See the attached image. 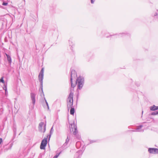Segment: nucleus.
Instances as JSON below:
<instances>
[{"instance_id":"nucleus-37","label":"nucleus","mask_w":158,"mask_h":158,"mask_svg":"<svg viewBox=\"0 0 158 158\" xmlns=\"http://www.w3.org/2000/svg\"><path fill=\"white\" fill-rule=\"evenodd\" d=\"M143 111H142V114H143Z\"/></svg>"},{"instance_id":"nucleus-11","label":"nucleus","mask_w":158,"mask_h":158,"mask_svg":"<svg viewBox=\"0 0 158 158\" xmlns=\"http://www.w3.org/2000/svg\"><path fill=\"white\" fill-rule=\"evenodd\" d=\"M13 145V143H11L10 144H7L4 146L5 151H7L8 150L10 149Z\"/></svg>"},{"instance_id":"nucleus-24","label":"nucleus","mask_w":158,"mask_h":158,"mask_svg":"<svg viewBox=\"0 0 158 158\" xmlns=\"http://www.w3.org/2000/svg\"><path fill=\"white\" fill-rule=\"evenodd\" d=\"M8 2H6V1H5L3 0H2V5H3V6H6L8 4Z\"/></svg>"},{"instance_id":"nucleus-6","label":"nucleus","mask_w":158,"mask_h":158,"mask_svg":"<svg viewBox=\"0 0 158 158\" xmlns=\"http://www.w3.org/2000/svg\"><path fill=\"white\" fill-rule=\"evenodd\" d=\"M148 152L151 154H158V149L155 148H149L148 149Z\"/></svg>"},{"instance_id":"nucleus-8","label":"nucleus","mask_w":158,"mask_h":158,"mask_svg":"<svg viewBox=\"0 0 158 158\" xmlns=\"http://www.w3.org/2000/svg\"><path fill=\"white\" fill-rule=\"evenodd\" d=\"M70 126L73 130V129H74V131L73 132V134L75 135H76L78 132L77 125L74 123V122L73 123L71 124Z\"/></svg>"},{"instance_id":"nucleus-27","label":"nucleus","mask_w":158,"mask_h":158,"mask_svg":"<svg viewBox=\"0 0 158 158\" xmlns=\"http://www.w3.org/2000/svg\"><path fill=\"white\" fill-rule=\"evenodd\" d=\"M90 143H92L94 142H98V140H90Z\"/></svg>"},{"instance_id":"nucleus-30","label":"nucleus","mask_w":158,"mask_h":158,"mask_svg":"<svg viewBox=\"0 0 158 158\" xmlns=\"http://www.w3.org/2000/svg\"><path fill=\"white\" fill-rule=\"evenodd\" d=\"M36 16H37L36 17H35V18H33L34 21H35L36 20H37V21H38V20L37 19V15H36Z\"/></svg>"},{"instance_id":"nucleus-31","label":"nucleus","mask_w":158,"mask_h":158,"mask_svg":"<svg viewBox=\"0 0 158 158\" xmlns=\"http://www.w3.org/2000/svg\"><path fill=\"white\" fill-rule=\"evenodd\" d=\"M90 1L91 3L93 4L94 3L95 0H90Z\"/></svg>"},{"instance_id":"nucleus-16","label":"nucleus","mask_w":158,"mask_h":158,"mask_svg":"<svg viewBox=\"0 0 158 158\" xmlns=\"http://www.w3.org/2000/svg\"><path fill=\"white\" fill-rule=\"evenodd\" d=\"M70 114L71 115H74L75 110V109L74 108V107L73 106H72V107H70Z\"/></svg>"},{"instance_id":"nucleus-28","label":"nucleus","mask_w":158,"mask_h":158,"mask_svg":"<svg viewBox=\"0 0 158 158\" xmlns=\"http://www.w3.org/2000/svg\"><path fill=\"white\" fill-rule=\"evenodd\" d=\"M69 139L68 138V136H67V139H66V141L65 143L66 144H67L69 142Z\"/></svg>"},{"instance_id":"nucleus-34","label":"nucleus","mask_w":158,"mask_h":158,"mask_svg":"<svg viewBox=\"0 0 158 158\" xmlns=\"http://www.w3.org/2000/svg\"><path fill=\"white\" fill-rule=\"evenodd\" d=\"M44 131L43 132H44L46 131V125H45L44 126Z\"/></svg>"},{"instance_id":"nucleus-17","label":"nucleus","mask_w":158,"mask_h":158,"mask_svg":"<svg viewBox=\"0 0 158 158\" xmlns=\"http://www.w3.org/2000/svg\"><path fill=\"white\" fill-rule=\"evenodd\" d=\"M73 42L72 41V40H69V46L70 47V48L71 50L73 52V47L74 46V45L73 44Z\"/></svg>"},{"instance_id":"nucleus-22","label":"nucleus","mask_w":158,"mask_h":158,"mask_svg":"<svg viewBox=\"0 0 158 158\" xmlns=\"http://www.w3.org/2000/svg\"><path fill=\"white\" fill-rule=\"evenodd\" d=\"M44 123L43 122H40L39 125V130H42V127L44 125Z\"/></svg>"},{"instance_id":"nucleus-14","label":"nucleus","mask_w":158,"mask_h":158,"mask_svg":"<svg viewBox=\"0 0 158 158\" xmlns=\"http://www.w3.org/2000/svg\"><path fill=\"white\" fill-rule=\"evenodd\" d=\"M150 110L151 111H155L158 110V106L154 105L150 107Z\"/></svg>"},{"instance_id":"nucleus-36","label":"nucleus","mask_w":158,"mask_h":158,"mask_svg":"<svg viewBox=\"0 0 158 158\" xmlns=\"http://www.w3.org/2000/svg\"><path fill=\"white\" fill-rule=\"evenodd\" d=\"M130 127H131L130 126H129V127H128V128H129V129L130 128Z\"/></svg>"},{"instance_id":"nucleus-19","label":"nucleus","mask_w":158,"mask_h":158,"mask_svg":"<svg viewBox=\"0 0 158 158\" xmlns=\"http://www.w3.org/2000/svg\"><path fill=\"white\" fill-rule=\"evenodd\" d=\"M76 146L77 148H79L81 146V142L80 141L77 142L76 143Z\"/></svg>"},{"instance_id":"nucleus-25","label":"nucleus","mask_w":158,"mask_h":158,"mask_svg":"<svg viewBox=\"0 0 158 158\" xmlns=\"http://www.w3.org/2000/svg\"><path fill=\"white\" fill-rule=\"evenodd\" d=\"M0 82H2L3 83V84H4V85L5 84V81L4 80L3 77H2L0 79Z\"/></svg>"},{"instance_id":"nucleus-26","label":"nucleus","mask_w":158,"mask_h":158,"mask_svg":"<svg viewBox=\"0 0 158 158\" xmlns=\"http://www.w3.org/2000/svg\"><path fill=\"white\" fill-rule=\"evenodd\" d=\"M73 88L71 86V88H70V93L69 94H70L71 93L73 94Z\"/></svg>"},{"instance_id":"nucleus-33","label":"nucleus","mask_w":158,"mask_h":158,"mask_svg":"<svg viewBox=\"0 0 158 158\" xmlns=\"http://www.w3.org/2000/svg\"><path fill=\"white\" fill-rule=\"evenodd\" d=\"M3 140L2 138H0V144L2 142Z\"/></svg>"},{"instance_id":"nucleus-23","label":"nucleus","mask_w":158,"mask_h":158,"mask_svg":"<svg viewBox=\"0 0 158 158\" xmlns=\"http://www.w3.org/2000/svg\"><path fill=\"white\" fill-rule=\"evenodd\" d=\"M152 115H158V111H155L151 113Z\"/></svg>"},{"instance_id":"nucleus-3","label":"nucleus","mask_w":158,"mask_h":158,"mask_svg":"<svg viewBox=\"0 0 158 158\" xmlns=\"http://www.w3.org/2000/svg\"><path fill=\"white\" fill-rule=\"evenodd\" d=\"M44 68H42L39 74L38 79L40 82V89L39 90H41V93L44 96L43 90V80L44 79Z\"/></svg>"},{"instance_id":"nucleus-32","label":"nucleus","mask_w":158,"mask_h":158,"mask_svg":"<svg viewBox=\"0 0 158 158\" xmlns=\"http://www.w3.org/2000/svg\"><path fill=\"white\" fill-rule=\"evenodd\" d=\"M135 84L137 87L139 86V85H140L139 84V83H135Z\"/></svg>"},{"instance_id":"nucleus-18","label":"nucleus","mask_w":158,"mask_h":158,"mask_svg":"<svg viewBox=\"0 0 158 158\" xmlns=\"http://www.w3.org/2000/svg\"><path fill=\"white\" fill-rule=\"evenodd\" d=\"M48 28V26L44 24H43L42 28V30L45 31Z\"/></svg>"},{"instance_id":"nucleus-12","label":"nucleus","mask_w":158,"mask_h":158,"mask_svg":"<svg viewBox=\"0 0 158 158\" xmlns=\"http://www.w3.org/2000/svg\"><path fill=\"white\" fill-rule=\"evenodd\" d=\"M5 55L6 56L8 64L10 65L12 62V59L11 56L10 55L6 53H5Z\"/></svg>"},{"instance_id":"nucleus-4","label":"nucleus","mask_w":158,"mask_h":158,"mask_svg":"<svg viewBox=\"0 0 158 158\" xmlns=\"http://www.w3.org/2000/svg\"><path fill=\"white\" fill-rule=\"evenodd\" d=\"M67 107L69 111L70 107L73 106V94L71 93L69 94L68 98L67 101Z\"/></svg>"},{"instance_id":"nucleus-1","label":"nucleus","mask_w":158,"mask_h":158,"mask_svg":"<svg viewBox=\"0 0 158 158\" xmlns=\"http://www.w3.org/2000/svg\"><path fill=\"white\" fill-rule=\"evenodd\" d=\"M70 73V84L71 86L74 88L77 85V89H81L84 84L85 79L83 76H79L77 77V73L75 70L71 69Z\"/></svg>"},{"instance_id":"nucleus-20","label":"nucleus","mask_w":158,"mask_h":158,"mask_svg":"<svg viewBox=\"0 0 158 158\" xmlns=\"http://www.w3.org/2000/svg\"><path fill=\"white\" fill-rule=\"evenodd\" d=\"M3 88L5 91V95L7 96L8 94L7 84H4V86Z\"/></svg>"},{"instance_id":"nucleus-10","label":"nucleus","mask_w":158,"mask_h":158,"mask_svg":"<svg viewBox=\"0 0 158 158\" xmlns=\"http://www.w3.org/2000/svg\"><path fill=\"white\" fill-rule=\"evenodd\" d=\"M31 97L32 101V103L34 105L35 102V94L33 93H31Z\"/></svg>"},{"instance_id":"nucleus-35","label":"nucleus","mask_w":158,"mask_h":158,"mask_svg":"<svg viewBox=\"0 0 158 158\" xmlns=\"http://www.w3.org/2000/svg\"><path fill=\"white\" fill-rule=\"evenodd\" d=\"M78 96H79V94H78L77 95V100L78 99Z\"/></svg>"},{"instance_id":"nucleus-2","label":"nucleus","mask_w":158,"mask_h":158,"mask_svg":"<svg viewBox=\"0 0 158 158\" xmlns=\"http://www.w3.org/2000/svg\"><path fill=\"white\" fill-rule=\"evenodd\" d=\"M105 30H102L101 32V34L100 35V36L102 37L106 36V38H109L110 36H115L116 38L124 37H127L129 38L131 36V34L127 31L114 35H110L109 36L106 35L105 34Z\"/></svg>"},{"instance_id":"nucleus-5","label":"nucleus","mask_w":158,"mask_h":158,"mask_svg":"<svg viewBox=\"0 0 158 158\" xmlns=\"http://www.w3.org/2000/svg\"><path fill=\"white\" fill-rule=\"evenodd\" d=\"M48 137H46L42 140L40 147V149H45L48 143Z\"/></svg>"},{"instance_id":"nucleus-29","label":"nucleus","mask_w":158,"mask_h":158,"mask_svg":"<svg viewBox=\"0 0 158 158\" xmlns=\"http://www.w3.org/2000/svg\"><path fill=\"white\" fill-rule=\"evenodd\" d=\"M45 102H46V104L47 106V108H48V110H49V106H48V102H47V101L45 99Z\"/></svg>"},{"instance_id":"nucleus-15","label":"nucleus","mask_w":158,"mask_h":158,"mask_svg":"<svg viewBox=\"0 0 158 158\" xmlns=\"http://www.w3.org/2000/svg\"><path fill=\"white\" fill-rule=\"evenodd\" d=\"M54 130L53 129V126H52L51 128L50 131V134L49 135H48L47 137H48V141H49L50 138L51 137L52 135V134Z\"/></svg>"},{"instance_id":"nucleus-7","label":"nucleus","mask_w":158,"mask_h":158,"mask_svg":"<svg viewBox=\"0 0 158 158\" xmlns=\"http://www.w3.org/2000/svg\"><path fill=\"white\" fill-rule=\"evenodd\" d=\"M143 127L142 125H140L139 126H138L136 127V128L135 129L133 130H128V131L130 132H140V131H143L141 130V128Z\"/></svg>"},{"instance_id":"nucleus-9","label":"nucleus","mask_w":158,"mask_h":158,"mask_svg":"<svg viewBox=\"0 0 158 158\" xmlns=\"http://www.w3.org/2000/svg\"><path fill=\"white\" fill-rule=\"evenodd\" d=\"M151 16L153 18L154 20H158V13L156 11L152 13L151 15Z\"/></svg>"},{"instance_id":"nucleus-13","label":"nucleus","mask_w":158,"mask_h":158,"mask_svg":"<svg viewBox=\"0 0 158 158\" xmlns=\"http://www.w3.org/2000/svg\"><path fill=\"white\" fill-rule=\"evenodd\" d=\"M13 131L14 134L13 138L12 139V140H14V139L15 138L16 135V125H14L13 128Z\"/></svg>"},{"instance_id":"nucleus-21","label":"nucleus","mask_w":158,"mask_h":158,"mask_svg":"<svg viewBox=\"0 0 158 158\" xmlns=\"http://www.w3.org/2000/svg\"><path fill=\"white\" fill-rule=\"evenodd\" d=\"M58 151V150L56 151V155L54 156V158H57V157H58V156H59V155L62 152V151L61 150L58 153L57 152Z\"/></svg>"}]
</instances>
